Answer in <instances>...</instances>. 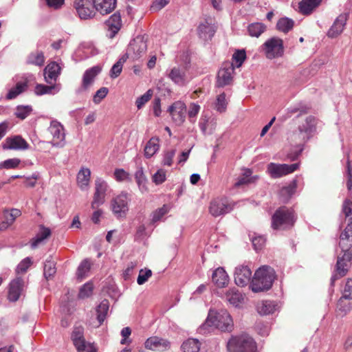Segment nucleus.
<instances>
[{
  "mask_svg": "<svg viewBox=\"0 0 352 352\" xmlns=\"http://www.w3.org/2000/svg\"><path fill=\"white\" fill-rule=\"evenodd\" d=\"M317 119L309 116L298 126V131L294 133L292 140L296 144V148L287 155L292 161L296 160L303 151L304 144L313 136L316 130Z\"/></svg>",
  "mask_w": 352,
  "mask_h": 352,
  "instance_id": "2",
  "label": "nucleus"
},
{
  "mask_svg": "<svg viewBox=\"0 0 352 352\" xmlns=\"http://www.w3.org/2000/svg\"><path fill=\"white\" fill-rule=\"evenodd\" d=\"M225 298L230 305L234 307H238L243 300V295L236 287L228 290L225 294Z\"/></svg>",
  "mask_w": 352,
  "mask_h": 352,
  "instance_id": "29",
  "label": "nucleus"
},
{
  "mask_svg": "<svg viewBox=\"0 0 352 352\" xmlns=\"http://www.w3.org/2000/svg\"><path fill=\"white\" fill-rule=\"evenodd\" d=\"M32 109L30 106H18L16 109L15 116L21 119L24 120L31 113Z\"/></svg>",
  "mask_w": 352,
  "mask_h": 352,
  "instance_id": "51",
  "label": "nucleus"
},
{
  "mask_svg": "<svg viewBox=\"0 0 352 352\" xmlns=\"http://www.w3.org/2000/svg\"><path fill=\"white\" fill-rule=\"evenodd\" d=\"M21 160L18 158H12L6 160L0 163V168L13 169L19 166Z\"/></svg>",
  "mask_w": 352,
  "mask_h": 352,
  "instance_id": "52",
  "label": "nucleus"
},
{
  "mask_svg": "<svg viewBox=\"0 0 352 352\" xmlns=\"http://www.w3.org/2000/svg\"><path fill=\"white\" fill-rule=\"evenodd\" d=\"M27 87L26 82H18L16 87L9 91L6 98L8 100L15 98L18 95L22 93Z\"/></svg>",
  "mask_w": 352,
  "mask_h": 352,
  "instance_id": "46",
  "label": "nucleus"
},
{
  "mask_svg": "<svg viewBox=\"0 0 352 352\" xmlns=\"http://www.w3.org/2000/svg\"><path fill=\"white\" fill-rule=\"evenodd\" d=\"M60 74V67L56 62L49 63L44 69V77L47 83L55 82Z\"/></svg>",
  "mask_w": 352,
  "mask_h": 352,
  "instance_id": "25",
  "label": "nucleus"
},
{
  "mask_svg": "<svg viewBox=\"0 0 352 352\" xmlns=\"http://www.w3.org/2000/svg\"><path fill=\"white\" fill-rule=\"evenodd\" d=\"M101 67L98 65L92 67L87 69L82 76L81 87L77 90V93H80L88 89L94 83L96 77L100 73Z\"/></svg>",
  "mask_w": 352,
  "mask_h": 352,
  "instance_id": "17",
  "label": "nucleus"
},
{
  "mask_svg": "<svg viewBox=\"0 0 352 352\" xmlns=\"http://www.w3.org/2000/svg\"><path fill=\"white\" fill-rule=\"evenodd\" d=\"M252 271L245 265H240L235 269L234 272V282L240 287L247 285L251 280Z\"/></svg>",
  "mask_w": 352,
  "mask_h": 352,
  "instance_id": "18",
  "label": "nucleus"
},
{
  "mask_svg": "<svg viewBox=\"0 0 352 352\" xmlns=\"http://www.w3.org/2000/svg\"><path fill=\"white\" fill-rule=\"evenodd\" d=\"M348 300H352V279L347 278L342 290V296Z\"/></svg>",
  "mask_w": 352,
  "mask_h": 352,
  "instance_id": "50",
  "label": "nucleus"
},
{
  "mask_svg": "<svg viewBox=\"0 0 352 352\" xmlns=\"http://www.w3.org/2000/svg\"><path fill=\"white\" fill-rule=\"evenodd\" d=\"M59 87L56 85H45L38 84L36 86L34 92L36 95L54 94L59 91Z\"/></svg>",
  "mask_w": 352,
  "mask_h": 352,
  "instance_id": "37",
  "label": "nucleus"
},
{
  "mask_svg": "<svg viewBox=\"0 0 352 352\" xmlns=\"http://www.w3.org/2000/svg\"><path fill=\"white\" fill-rule=\"evenodd\" d=\"M56 272V264L52 260H47L44 265L43 274L45 278L48 280L53 277Z\"/></svg>",
  "mask_w": 352,
  "mask_h": 352,
  "instance_id": "44",
  "label": "nucleus"
},
{
  "mask_svg": "<svg viewBox=\"0 0 352 352\" xmlns=\"http://www.w3.org/2000/svg\"><path fill=\"white\" fill-rule=\"evenodd\" d=\"M144 346L146 349L152 351H164L170 348V343L166 339L153 336L146 340Z\"/></svg>",
  "mask_w": 352,
  "mask_h": 352,
  "instance_id": "21",
  "label": "nucleus"
},
{
  "mask_svg": "<svg viewBox=\"0 0 352 352\" xmlns=\"http://www.w3.org/2000/svg\"><path fill=\"white\" fill-rule=\"evenodd\" d=\"M26 63L30 65L43 66L45 63V56L41 51L31 52L27 57Z\"/></svg>",
  "mask_w": 352,
  "mask_h": 352,
  "instance_id": "35",
  "label": "nucleus"
},
{
  "mask_svg": "<svg viewBox=\"0 0 352 352\" xmlns=\"http://www.w3.org/2000/svg\"><path fill=\"white\" fill-rule=\"evenodd\" d=\"M51 235V230L50 228L41 226L39 232L36 234V236L32 239L31 247L36 248L43 241L47 239Z\"/></svg>",
  "mask_w": 352,
  "mask_h": 352,
  "instance_id": "34",
  "label": "nucleus"
},
{
  "mask_svg": "<svg viewBox=\"0 0 352 352\" xmlns=\"http://www.w3.org/2000/svg\"><path fill=\"white\" fill-rule=\"evenodd\" d=\"M262 47L268 59L280 57L284 52L283 41L278 37L269 38L263 44Z\"/></svg>",
  "mask_w": 352,
  "mask_h": 352,
  "instance_id": "8",
  "label": "nucleus"
},
{
  "mask_svg": "<svg viewBox=\"0 0 352 352\" xmlns=\"http://www.w3.org/2000/svg\"><path fill=\"white\" fill-rule=\"evenodd\" d=\"M169 210V208L167 205H164L162 208L156 210L153 213V222H157L161 219V218L166 214Z\"/></svg>",
  "mask_w": 352,
  "mask_h": 352,
  "instance_id": "58",
  "label": "nucleus"
},
{
  "mask_svg": "<svg viewBox=\"0 0 352 352\" xmlns=\"http://www.w3.org/2000/svg\"><path fill=\"white\" fill-rule=\"evenodd\" d=\"M153 91L148 89L144 94L138 97L135 101V104L138 109H140L152 97Z\"/></svg>",
  "mask_w": 352,
  "mask_h": 352,
  "instance_id": "53",
  "label": "nucleus"
},
{
  "mask_svg": "<svg viewBox=\"0 0 352 352\" xmlns=\"http://www.w3.org/2000/svg\"><path fill=\"white\" fill-rule=\"evenodd\" d=\"M245 58L246 54L245 51L244 50H236L232 55V63L234 64V65H235L236 67H240L242 65L244 60H245Z\"/></svg>",
  "mask_w": 352,
  "mask_h": 352,
  "instance_id": "48",
  "label": "nucleus"
},
{
  "mask_svg": "<svg viewBox=\"0 0 352 352\" xmlns=\"http://www.w3.org/2000/svg\"><path fill=\"white\" fill-rule=\"evenodd\" d=\"M147 44L144 36H138L129 43L126 52L124 54L127 58L136 60L142 58L146 53Z\"/></svg>",
  "mask_w": 352,
  "mask_h": 352,
  "instance_id": "7",
  "label": "nucleus"
},
{
  "mask_svg": "<svg viewBox=\"0 0 352 352\" xmlns=\"http://www.w3.org/2000/svg\"><path fill=\"white\" fill-rule=\"evenodd\" d=\"M131 201V195L122 192L111 201L113 213L117 217H124L129 210V203Z\"/></svg>",
  "mask_w": 352,
  "mask_h": 352,
  "instance_id": "9",
  "label": "nucleus"
},
{
  "mask_svg": "<svg viewBox=\"0 0 352 352\" xmlns=\"http://www.w3.org/2000/svg\"><path fill=\"white\" fill-rule=\"evenodd\" d=\"M95 186L96 193L104 195H106V191L107 190V184L103 179H102L101 178H97L95 182Z\"/></svg>",
  "mask_w": 352,
  "mask_h": 352,
  "instance_id": "57",
  "label": "nucleus"
},
{
  "mask_svg": "<svg viewBox=\"0 0 352 352\" xmlns=\"http://www.w3.org/2000/svg\"><path fill=\"white\" fill-rule=\"evenodd\" d=\"M151 276L152 271L151 270H140L137 279L138 284L140 285L144 284Z\"/></svg>",
  "mask_w": 352,
  "mask_h": 352,
  "instance_id": "55",
  "label": "nucleus"
},
{
  "mask_svg": "<svg viewBox=\"0 0 352 352\" xmlns=\"http://www.w3.org/2000/svg\"><path fill=\"white\" fill-rule=\"evenodd\" d=\"M109 31V37L112 38L118 32L122 26L121 16L119 12L112 14L105 22Z\"/></svg>",
  "mask_w": 352,
  "mask_h": 352,
  "instance_id": "23",
  "label": "nucleus"
},
{
  "mask_svg": "<svg viewBox=\"0 0 352 352\" xmlns=\"http://www.w3.org/2000/svg\"><path fill=\"white\" fill-rule=\"evenodd\" d=\"M109 310V301L107 300H102L96 308L97 320L101 324L105 320Z\"/></svg>",
  "mask_w": 352,
  "mask_h": 352,
  "instance_id": "40",
  "label": "nucleus"
},
{
  "mask_svg": "<svg viewBox=\"0 0 352 352\" xmlns=\"http://www.w3.org/2000/svg\"><path fill=\"white\" fill-rule=\"evenodd\" d=\"M159 138L157 137L151 138L146 143L144 147V156L146 158L153 157L159 150Z\"/></svg>",
  "mask_w": 352,
  "mask_h": 352,
  "instance_id": "33",
  "label": "nucleus"
},
{
  "mask_svg": "<svg viewBox=\"0 0 352 352\" xmlns=\"http://www.w3.org/2000/svg\"><path fill=\"white\" fill-rule=\"evenodd\" d=\"M200 109L199 105L192 103L190 105L188 111V116L191 122H195L194 118L196 117Z\"/></svg>",
  "mask_w": 352,
  "mask_h": 352,
  "instance_id": "62",
  "label": "nucleus"
},
{
  "mask_svg": "<svg viewBox=\"0 0 352 352\" xmlns=\"http://www.w3.org/2000/svg\"><path fill=\"white\" fill-rule=\"evenodd\" d=\"M275 279L274 270L267 265L259 267L252 278L251 288L254 292H260L270 289Z\"/></svg>",
  "mask_w": 352,
  "mask_h": 352,
  "instance_id": "4",
  "label": "nucleus"
},
{
  "mask_svg": "<svg viewBox=\"0 0 352 352\" xmlns=\"http://www.w3.org/2000/svg\"><path fill=\"white\" fill-rule=\"evenodd\" d=\"M276 304L272 300H262L258 302L256 309L261 315H269L276 310Z\"/></svg>",
  "mask_w": 352,
  "mask_h": 352,
  "instance_id": "32",
  "label": "nucleus"
},
{
  "mask_svg": "<svg viewBox=\"0 0 352 352\" xmlns=\"http://www.w3.org/2000/svg\"><path fill=\"white\" fill-rule=\"evenodd\" d=\"M342 211L346 217L352 214V201L348 199H345L342 205Z\"/></svg>",
  "mask_w": 352,
  "mask_h": 352,
  "instance_id": "64",
  "label": "nucleus"
},
{
  "mask_svg": "<svg viewBox=\"0 0 352 352\" xmlns=\"http://www.w3.org/2000/svg\"><path fill=\"white\" fill-rule=\"evenodd\" d=\"M339 247L343 254L338 256L334 272L331 278L330 285L334 287L335 282L345 276L350 268L352 259V253L350 251L352 248V221H350L344 230L340 233Z\"/></svg>",
  "mask_w": 352,
  "mask_h": 352,
  "instance_id": "1",
  "label": "nucleus"
},
{
  "mask_svg": "<svg viewBox=\"0 0 352 352\" xmlns=\"http://www.w3.org/2000/svg\"><path fill=\"white\" fill-rule=\"evenodd\" d=\"M322 0H302L299 3V10L305 14H310L314 10L320 6Z\"/></svg>",
  "mask_w": 352,
  "mask_h": 352,
  "instance_id": "30",
  "label": "nucleus"
},
{
  "mask_svg": "<svg viewBox=\"0 0 352 352\" xmlns=\"http://www.w3.org/2000/svg\"><path fill=\"white\" fill-rule=\"evenodd\" d=\"M91 171L89 168H82L78 173V184L82 190L87 188L90 180Z\"/></svg>",
  "mask_w": 352,
  "mask_h": 352,
  "instance_id": "36",
  "label": "nucleus"
},
{
  "mask_svg": "<svg viewBox=\"0 0 352 352\" xmlns=\"http://www.w3.org/2000/svg\"><path fill=\"white\" fill-rule=\"evenodd\" d=\"M91 265L92 263L89 258H85L80 262L76 273V276L78 280L81 281L88 276Z\"/></svg>",
  "mask_w": 352,
  "mask_h": 352,
  "instance_id": "31",
  "label": "nucleus"
},
{
  "mask_svg": "<svg viewBox=\"0 0 352 352\" xmlns=\"http://www.w3.org/2000/svg\"><path fill=\"white\" fill-rule=\"evenodd\" d=\"M72 340L78 352H96L94 344L85 341L84 329L82 327L74 328L72 333Z\"/></svg>",
  "mask_w": 352,
  "mask_h": 352,
  "instance_id": "10",
  "label": "nucleus"
},
{
  "mask_svg": "<svg viewBox=\"0 0 352 352\" xmlns=\"http://www.w3.org/2000/svg\"><path fill=\"white\" fill-rule=\"evenodd\" d=\"M127 58L123 55L111 67L110 71V76L113 78H117L122 72L124 63Z\"/></svg>",
  "mask_w": 352,
  "mask_h": 352,
  "instance_id": "45",
  "label": "nucleus"
},
{
  "mask_svg": "<svg viewBox=\"0 0 352 352\" xmlns=\"http://www.w3.org/2000/svg\"><path fill=\"white\" fill-rule=\"evenodd\" d=\"M168 111L177 124L180 125L184 122L186 112L184 103L180 101L175 102L168 107Z\"/></svg>",
  "mask_w": 352,
  "mask_h": 352,
  "instance_id": "20",
  "label": "nucleus"
},
{
  "mask_svg": "<svg viewBox=\"0 0 352 352\" xmlns=\"http://www.w3.org/2000/svg\"><path fill=\"white\" fill-rule=\"evenodd\" d=\"M296 217L293 210L285 206L278 208L272 217V228L276 230L292 228L296 222Z\"/></svg>",
  "mask_w": 352,
  "mask_h": 352,
  "instance_id": "5",
  "label": "nucleus"
},
{
  "mask_svg": "<svg viewBox=\"0 0 352 352\" xmlns=\"http://www.w3.org/2000/svg\"><path fill=\"white\" fill-rule=\"evenodd\" d=\"M234 205L229 203L226 198H216L211 201L209 212L212 216L217 217L232 210Z\"/></svg>",
  "mask_w": 352,
  "mask_h": 352,
  "instance_id": "12",
  "label": "nucleus"
},
{
  "mask_svg": "<svg viewBox=\"0 0 352 352\" xmlns=\"http://www.w3.org/2000/svg\"><path fill=\"white\" fill-rule=\"evenodd\" d=\"M201 343L197 339L189 338L183 342L182 349L184 352H199Z\"/></svg>",
  "mask_w": 352,
  "mask_h": 352,
  "instance_id": "38",
  "label": "nucleus"
},
{
  "mask_svg": "<svg viewBox=\"0 0 352 352\" xmlns=\"http://www.w3.org/2000/svg\"><path fill=\"white\" fill-rule=\"evenodd\" d=\"M94 286L92 283L87 282L84 284L80 289L78 293V298L81 299H84L85 298L89 297L93 293Z\"/></svg>",
  "mask_w": 352,
  "mask_h": 352,
  "instance_id": "47",
  "label": "nucleus"
},
{
  "mask_svg": "<svg viewBox=\"0 0 352 352\" xmlns=\"http://www.w3.org/2000/svg\"><path fill=\"white\" fill-rule=\"evenodd\" d=\"M25 282L21 277H16L12 280L9 285L8 299L15 302L19 300L23 290Z\"/></svg>",
  "mask_w": 352,
  "mask_h": 352,
  "instance_id": "22",
  "label": "nucleus"
},
{
  "mask_svg": "<svg viewBox=\"0 0 352 352\" xmlns=\"http://www.w3.org/2000/svg\"><path fill=\"white\" fill-rule=\"evenodd\" d=\"M346 300L344 298H340L337 303V311L342 316L346 315L352 309V302H347Z\"/></svg>",
  "mask_w": 352,
  "mask_h": 352,
  "instance_id": "43",
  "label": "nucleus"
},
{
  "mask_svg": "<svg viewBox=\"0 0 352 352\" xmlns=\"http://www.w3.org/2000/svg\"><path fill=\"white\" fill-rule=\"evenodd\" d=\"M233 327L232 318L227 310H210L205 322L199 327V331L201 334H207L212 329H217L223 332H230Z\"/></svg>",
  "mask_w": 352,
  "mask_h": 352,
  "instance_id": "3",
  "label": "nucleus"
},
{
  "mask_svg": "<svg viewBox=\"0 0 352 352\" xmlns=\"http://www.w3.org/2000/svg\"><path fill=\"white\" fill-rule=\"evenodd\" d=\"M4 150H26L29 148L28 143L20 135L7 138L2 145Z\"/></svg>",
  "mask_w": 352,
  "mask_h": 352,
  "instance_id": "19",
  "label": "nucleus"
},
{
  "mask_svg": "<svg viewBox=\"0 0 352 352\" xmlns=\"http://www.w3.org/2000/svg\"><path fill=\"white\" fill-rule=\"evenodd\" d=\"M95 10L101 14L111 13L116 6L117 0H93Z\"/></svg>",
  "mask_w": 352,
  "mask_h": 352,
  "instance_id": "27",
  "label": "nucleus"
},
{
  "mask_svg": "<svg viewBox=\"0 0 352 352\" xmlns=\"http://www.w3.org/2000/svg\"><path fill=\"white\" fill-rule=\"evenodd\" d=\"M48 130L53 136L52 145L63 147L65 145V138L63 126L59 122L52 120Z\"/></svg>",
  "mask_w": 352,
  "mask_h": 352,
  "instance_id": "15",
  "label": "nucleus"
},
{
  "mask_svg": "<svg viewBox=\"0 0 352 352\" xmlns=\"http://www.w3.org/2000/svg\"><path fill=\"white\" fill-rule=\"evenodd\" d=\"M166 180V171L163 169L158 170L153 176V181L156 184H161Z\"/></svg>",
  "mask_w": 352,
  "mask_h": 352,
  "instance_id": "60",
  "label": "nucleus"
},
{
  "mask_svg": "<svg viewBox=\"0 0 352 352\" xmlns=\"http://www.w3.org/2000/svg\"><path fill=\"white\" fill-rule=\"evenodd\" d=\"M229 352H255L256 346L254 340L247 334L232 336L227 344Z\"/></svg>",
  "mask_w": 352,
  "mask_h": 352,
  "instance_id": "6",
  "label": "nucleus"
},
{
  "mask_svg": "<svg viewBox=\"0 0 352 352\" xmlns=\"http://www.w3.org/2000/svg\"><path fill=\"white\" fill-rule=\"evenodd\" d=\"M227 107V102L226 100V94L222 93L217 96V102L215 103V109L217 111L222 113L224 112Z\"/></svg>",
  "mask_w": 352,
  "mask_h": 352,
  "instance_id": "54",
  "label": "nucleus"
},
{
  "mask_svg": "<svg viewBox=\"0 0 352 352\" xmlns=\"http://www.w3.org/2000/svg\"><path fill=\"white\" fill-rule=\"evenodd\" d=\"M213 283L219 287H223L229 282V276L223 267L216 269L212 275Z\"/></svg>",
  "mask_w": 352,
  "mask_h": 352,
  "instance_id": "28",
  "label": "nucleus"
},
{
  "mask_svg": "<svg viewBox=\"0 0 352 352\" xmlns=\"http://www.w3.org/2000/svg\"><path fill=\"white\" fill-rule=\"evenodd\" d=\"M168 76L174 83L184 85L186 82V69L184 67H174L168 73Z\"/></svg>",
  "mask_w": 352,
  "mask_h": 352,
  "instance_id": "26",
  "label": "nucleus"
},
{
  "mask_svg": "<svg viewBox=\"0 0 352 352\" xmlns=\"http://www.w3.org/2000/svg\"><path fill=\"white\" fill-rule=\"evenodd\" d=\"M266 30V25L262 23H252L248 27V31L251 36L259 37Z\"/></svg>",
  "mask_w": 352,
  "mask_h": 352,
  "instance_id": "39",
  "label": "nucleus"
},
{
  "mask_svg": "<svg viewBox=\"0 0 352 352\" xmlns=\"http://www.w3.org/2000/svg\"><path fill=\"white\" fill-rule=\"evenodd\" d=\"M104 197H105V195L98 194V193L95 192L94 195L93 201L91 202V208L93 209H96L100 205L103 204L104 202Z\"/></svg>",
  "mask_w": 352,
  "mask_h": 352,
  "instance_id": "61",
  "label": "nucleus"
},
{
  "mask_svg": "<svg viewBox=\"0 0 352 352\" xmlns=\"http://www.w3.org/2000/svg\"><path fill=\"white\" fill-rule=\"evenodd\" d=\"M347 21V14H341L335 20L333 24L329 30L327 36L330 38H335L340 34L346 25Z\"/></svg>",
  "mask_w": 352,
  "mask_h": 352,
  "instance_id": "24",
  "label": "nucleus"
},
{
  "mask_svg": "<svg viewBox=\"0 0 352 352\" xmlns=\"http://www.w3.org/2000/svg\"><path fill=\"white\" fill-rule=\"evenodd\" d=\"M347 182L346 188L349 192L352 195V160L347 159L346 163Z\"/></svg>",
  "mask_w": 352,
  "mask_h": 352,
  "instance_id": "56",
  "label": "nucleus"
},
{
  "mask_svg": "<svg viewBox=\"0 0 352 352\" xmlns=\"http://www.w3.org/2000/svg\"><path fill=\"white\" fill-rule=\"evenodd\" d=\"M108 89L107 87H101L99 89L94 96L93 101L96 104H98L100 101L106 97L108 94Z\"/></svg>",
  "mask_w": 352,
  "mask_h": 352,
  "instance_id": "59",
  "label": "nucleus"
},
{
  "mask_svg": "<svg viewBox=\"0 0 352 352\" xmlns=\"http://www.w3.org/2000/svg\"><path fill=\"white\" fill-rule=\"evenodd\" d=\"M32 261L31 258L26 257L24 259H23L17 265L16 268V273L17 274H25L28 268L32 265Z\"/></svg>",
  "mask_w": 352,
  "mask_h": 352,
  "instance_id": "49",
  "label": "nucleus"
},
{
  "mask_svg": "<svg viewBox=\"0 0 352 352\" xmlns=\"http://www.w3.org/2000/svg\"><path fill=\"white\" fill-rule=\"evenodd\" d=\"M175 154V150L168 151L164 153L162 163L165 166H171L173 163V159Z\"/></svg>",
  "mask_w": 352,
  "mask_h": 352,
  "instance_id": "63",
  "label": "nucleus"
},
{
  "mask_svg": "<svg viewBox=\"0 0 352 352\" xmlns=\"http://www.w3.org/2000/svg\"><path fill=\"white\" fill-rule=\"evenodd\" d=\"M298 167L299 163L292 164L270 163L267 165V171L272 178H279L294 172Z\"/></svg>",
  "mask_w": 352,
  "mask_h": 352,
  "instance_id": "13",
  "label": "nucleus"
},
{
  "mask_svg": "<svg viewBox=\"0 0 352 352\" xmlns=\"http://www.w3.org/2000/svg\"><path fill=\"white\" fill-rule=\"evenodd\" d=\"M234 70L233 63H226L217 74V86L223 87L230 85L232 81V74Z\"/></svg>",
  "mask_w": 352,
  "mask_h": 352,
  "instance_id": "16",
  "label": "nucleus"
},
{
  "mask_svg": "<svg viewBox=\"0 0 352 352\" xmlns=\"http://www.w3.org/2000/svg\"><path fill=\"white\" fill-rule=\"evenodd\" d=\"M135 179L140 190L142 192H146L147 190V187L146 186L147 180L144 174L143 168L142 167L139 168L135 172Z\"/></svg>",
  "mask_w": 352,
  "mask_h": 352,
  "instance_id": "42",
  "label": "nucleus"
},
{
  "mask_svg": "<svg viewBox=\"0 0 352 352\" xmlns=\"http://www.w3.org/2000/svg\"><path fill=\"white\" fill-rule=\"evenodd\" d=\"M74 7L81 19L87 20L95 15L94 2L91 0H74Z\"/></svg>",
  "mask_w": 352,
  "mask_h": 352,
  "instance_id": "14",
  "label": "nucleus"
},
{
  "mask_svg": "<svg viewBox=\"0 0 352 352\" xmlns=\"http://www.w3.org/2000/svg\"><path fill=\"white\" fill-rule=\"evenodd\" d=\"M294 25V21L287 17L280 19L276 24V28L284 33H287Z\"/></svg>",
  "mask_w": 352,
  "mask_h": 352,
  "instance_id": "41",
  "label": "nucleus"
},
{
  "mask_svg": "<svg viewBox=\"0 0 352 352\" xmlns=\"http://www.w3.org/2000/svg\"><path fill=\"white\" fill-rule=\"evenodd\" d=\"M217 26L215 19L207 17L197 27V34L201 40L208 41L212 39L217 32Z\"/></svg>",
  "mask_w": 352,
  "mask_h": 352,
  "instance_id": "11",
  "label": "nucleus"
}]
</instances>
